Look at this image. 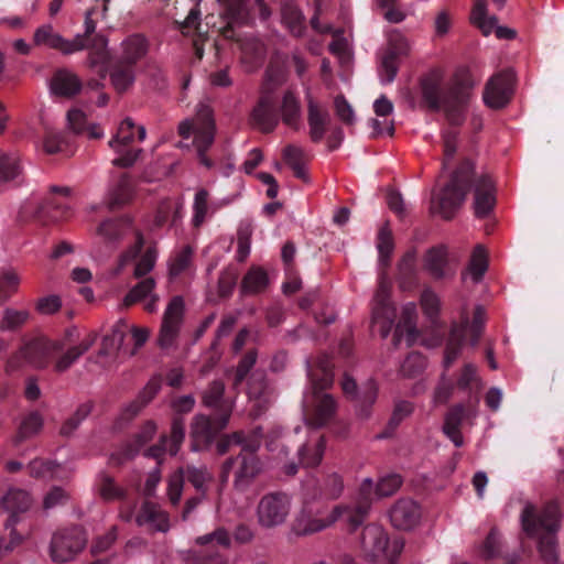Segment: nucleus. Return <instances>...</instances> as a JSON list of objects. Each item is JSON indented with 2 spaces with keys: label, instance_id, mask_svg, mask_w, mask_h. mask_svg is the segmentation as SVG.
Here are the masks:
<instances>
[{
  "label": "nucleus",
  "instance_id": "f257e3e1",
  "mask_svg": "<svg viewBox=\"0 0 564 564\" xmlns=\"http://www.w3.org/2000/svg\"><path fill=\"white\" fill-rule=\"evenodd\" d=\"M345 485L341 475L328 473L321 480L307 484L303 488L302 509L295 520L293 531L305 536L321 532L336 521L345 520L346 505L328 508V501L338 499Z\"/></svg>",
  "mask_w": 564,
  "mask_h": 564
},
{
  "label": "nucleus",
  "instance_id": "f03ea898",
  "mask_svg": "<svg viewBox=\"0 0 564 564\" xmlns=\"http://www.w3.org/2000/svg\"><path fill=\"white\" fill-rule=\"evenodd\" d=\"M474 165L471 161L464 160L453 172L451 180L433 202V210L444 219H452L463 205L467 193L474 184V208L478 218L490 215L496 206V187L492 178L484 174L474 180Z\"/></svg>",
  "mask_w": 564,
  "mask_h": 564
},
{
  "label": "nucleus",
  "instance_id": "7ed1b4c3",
  "mask_svg": "<svg viewBox=\"0 0 564 564\" xmlns=\"http://www.w3.org/2000/svg\"><path fill=\"white\" fill-rule=\"evenodd\" d=\"M423 102L432 111L443 110L447 122L456 128L464 123L467 106L475 87L468 67H458L446 84L438 70L423 76L420 82Z\"/></svg>",
  "mask_w": 564,
  "mask_h": 564
},
{
  "label": "nucleus",
  "instance_id": "20e7f679",
  "mask_svg": "<svg viewBox=\"0 0 564 564\" xmlns=\"http://www.w3.org/2000/svg\"><path fill=\"white\" fill-rule=\"evenodd\" d=\"M96 339L97 335L90 333L79 344L67 347L66 351L63 352L61 343H53L47 337H36L28 341L20 351L8 360L7 371L17 370L22 361H25L39 369L52 365L55 372L63 373L91 348Z\"/></svg>",
  "mask_w": 564,
  "mask_h": 564
},
{
  "label": "nucleus",
  "instance_id": "39448f33",
  "mask_svg": "<svg viewBox=\"0 0 564 564\" xmlns=\"http://www.w3.org/2000/svg\"><path fill=\"white\" fill-rule=\"evenodd\" d=\"M307 377L312 394L303 401L305 422L312 427H323L335 416L337 404L335 399L324 390L334 381L333 364L327 356L318 358L315 366L308 364Z\"/></svg>",
  "mask_w": 564,
  "mask_h": 564
},
{
  "label": "nucleus",
  "instance_id": "423d86ee",
  "mask_svg": "<svg viewBox=\"0 0 564 564\" xmlns=\"http://www.w3.org/2000/svg\"><path fill=\"white\" fill-rule=\"evenodd\" d=\"M521 525L529 536L541 533L538 547L545 564L558 562L557 543L554 536L560 527V509L555 502H547L541 510L527 503L521 512Z\"/></svg>",
  "mask_w": 564,
  "mask_h": 564
},
{
  "label": "nucleus",
  "instance_id": "0eeeda50",
  "mask_svg": "<svg viewBox=\"0 0 564 564\" xmlns=\"http://www.w3.org/2000/svg\"><path fill=\"white\" fill-rule=\"evenodd\" d=\"M259 440L247 442L237 454L228 457L221 465L220 484L228 482L229 476H234V488L246 491L262 473L263 464L258 456Z\"/></svg>",
  "mask_w": 564,
  "mask_h": 564
},
{
  "label": "nucleus",
  "instance_id": "6e6552de",
  "mask_svg": "<svg viewBox=\"0 0 564 564\" xmlns=\"http://www.w3.org/2000/svg\"><path fill=\"white\" fill-rule=\"evenodd\" d=\"M216 121L213 109L205 104L197 107L196 115L193 119H186L178 124V134L183 139L194 135L193 145L196 155L202 165L212 169L214 162L208 158L207 152L212 148L216 135Z\"/></svg>",
  "mask_w": 564,
  "mask_h": 564
},
{
  "label": "nucleus",
  "instance_id": "1a4fd4ad",
  "mask_svg": "<svg viewBox=\"0 0 564 564\" xmlns=\"http://www.w3.org/2000/svg\"><path fill=\"white\" fill-rule=\"evenodd\" d=\"M361 547L372 561H384L387 564H394L402 552L403 542L397 539L390 542L383 528L371 523L362 530Z\"/></svg>",
  "mask_w": 564,
  "mask_h": 564
},
{
  "label": "nucleus",
  "instance_id": "9d476101",
  "mask_svg": "<svg viewBox=\"0 0 564 564\" xmlns=\"http://www.w3.org/2000/svg\"><path fill=\"white\" fill-rule=\"evenodd\" d=\"M97 234L107 242L115 243L126 236L133 234L135 242L121 254V264L124 265L134 260L144 247V238L140 230L135 229L129 216L108 218L97 227Z\"/></svg>",
  "mask_w": 564,
  "mask_h": 564
},
{
  "label": "nucleus",
  "instance_id": "9b49d317",
  "mask_svg": "<svg viewBox=\"0 0 564 564\" xmlns=\"http://www.w3.org/2000/svg\"><path fill=\"white\" fill-rule=\"evenodd\" d=\"M292 496L283 490L264 494L257 506V520L263 529L282 525L291 511Z\"/></svg>",
  "mask_w": 564,
  "mask_h": 564
},
{
  "label": "nucleus",
  "instance_id": "f8f14e48",
  "mask_svg": "<svg viewBox=\"0 0 564 564\" xmlns=\"http://www.w3.org/2000/svg\"><path fill=\"white\" fill-rule=\"evenodd\" d=\"M185 480H187L198 494L205 495L208 485L213 481V475L206 466L196 467L194 465H187L176 469L170 476L167 482V498L172 507L178 506Z\"/></svg>",
  "mask_w": 564,
  "mask_h": 564
},
{
  "label": "nucleus",
  "instance_id": "ddd939ff",
  "mask_svg": "<svg viewBox=\"0 0 564 564\" xmlns=\"http://www.w3.org/2000/svg\"><path fill=\"white\" fill-rule=\"evenodd\" d=\"M86 543V532L79 525L57 530L50 544L51 558L56 563L68 562L84 550Z\"/></svg>",
  "mask_w": 564,
  "mask_h": 564
},
{
  "label": "nucleus",
  "instance_id": "4468645a",
  "mask_svg": "<svg viewBox=\"0 0 564 564\" xmlns=\"http://www.w3.org/2000/svg\"><path fill=\"white\" fill-rule=\"evenodd\" d=\"M229 419L230 410L226 406L221 409L220 414H215L213 419L203 414L196 415L191 430L192 448L194 451L207 449L219 432L227 426Z\"/></svg>",
  "mask_w": 564,
  "mask_h": 564
},
{
  "label": "nucleus",
  "instance_id": "2eb2a0df",
  "mask_svg": "<svg viewBox=\"0 0 564 564\" xmlns=\"http://www.w3.org/2000/svg\"><path fill=\"white\" fill-rule=\"evenodd\" d=\"M69 208L57 202L55 198L48 197L42 203L26 202L19 212V219L24 223H36L40 225H48L69 216Z\"/></svg>",
  "mask_w": 564,
  "mask_h": 564
},
{
  "label": "nucleus",
  "instance_id": "dca6fc26",
  "mask_svg": "<svg viewBox=\"0 0 564 564\" xmlns=\"http://www.w3.org/2000/svg\"><path fill=\"white\" fill-rule=\"evenodd\" d=\"M223 6L221 17L226 21L219 33L230 41H238L235 29L253 22L251 0H216Z\"/></svg>",
  "mask_w": 564,
  "mask_h": 564
},
{
  "label": "nucleus",
  "instance_id": "f3484780",
  "mask_svg": "<svg viewBox=\"0 0 564 564\" xmlns=\"http://www.w3.org/2000/svg\"><path fill=\"white\" fill-rule=\"evenodd\" d=\"M196 543L203 546V550L192 564H227V556L221 551L229 549L231 538L226 529L218 528L214 532L198 536Z\"/></svg>",
  "mask_w": 564,
  "mask_h": 564
},
{
  "label": "nucleus",
  "instance_id": "a211bd4d",
  "mask_svg": "<svg viewBox=\"0 0 564 564\" xmlns=\"http://www.w3.org/2000/svg\"><path fill=\"white\" fill-rule=\"evenodd\" d=\"M514 73L512 69H503L492 75L487 82L482 99L486 106L492 109L503 108L513 94Z\"/></svg>",
  "mask_w": 564,
  "mask_h": 564
},
{
  "label": "nucleus",
  "instance_id": "6ab92c4d",
  "mask_svg": "<svg viewBox=\"0 0 564 564\" xmlns=\"http://www.w3.org/2000/svg\"><path fill=\"white\" fill-rule=\"evenodd\" d=\"M410 52V44L404 35L398 31L390 33L388 47L380 63V77L383 83H392L399 69L400 59Z\"/></svg>",
  "mask_w": 564,
  "mask_h": 564
},
{
  "label": "nucleus",
  "instance_id": "aec40b11",
  "mask_svg": "<svg viewBox=\"0 0 564 564\" xmlns=\"http://www.w3.org/2000/svg\"><path fill=\"white\" fill-rule=\"evenodd\" d=\"M184 315V300L176 295L169 302L163 315V321L158 337V344L166 349L175 343Z\"/></svg>",
  "mask_w": 564,
  "mask_h": 564
},
{
  "label": "nucleus",
  "instance_id": "412c9836",
  "mask_svg": "<svg viewBox=\"0 0 564 564\" xmlns=\"http://www.w3.org/2000/svg\"><path fill=\"white\" fill-rule=\"evenodd\" d=\"M397 317V308L390 301L389 288L381 282L373 297L372 324L379 325L382 338L390 334Z\"/></svg>",
  "mask_w": 564,
  "mask_h": 564
},
{
  "label": "nucleus",
  "instance_id": "4be33fe9",
  "mask_svg": "<svg viewBox=\"0 0 564 564\" xmlns=\"http://www.w3.org/2000/svg\"><path fill=\"white\" fill-rule=\"evenodd\" d=\"M185 437V423L184 419L181 416H175L172 421L171 434L162 435L159 443L150 446L145 456L154 458L160 464L164 457L165 453H169L171 456H175Z\"/></svg>",
  "mask_w": 564,
  "mask_h": 564
},
{
  "label": "nucleus",
  "instance_id": "5701e85b",
  "mask_svg": "<svg viewBox=\"0 0 564 564\" xmlns=\"http://www.w3.org/2000/svg\"><path fill=\"white\" fill-rule=\"evenodd\" d=\"M33 40L36 45L47 46L48 48L56 50L64 55H70L84 50L82 36H75L73 40H67L56 33L50 24L40 26L35 31Z\"/></svg>",
  "mask_w": 564,
  "mask_h": 564
},
{
  "label": "nucleus",
  "instance_id": "b1692460",
  "mask_svg": "<svg viewBox=\"0 0 564 564\" xmlns=\"http://www.w3.org/2000/svg\"><path fill=\"white\" fill-rule=\"evenodd\" d=\"M138 527L145 528L149 532L166 533L171 528L170 514L159 503L144 500L135 516Z\"/></svg>",
  "mask_w": 564,
  "mask_h": 564
},
{
  "label": "nucleus",
  "instance_id": "393cba45",
  "mask_svg": "<svg viewBox=\"0 0 564 564\" xmlns=\"http://www.w3.org/2000/svg\"><path fill=\"white\" fill-rule=\"evenodd\" d=\"M372 491L373 482L367 478L360 485L357 501L352 505H346L344 522L347 523L349 531L357 530L367 519L372 502Z\"/></svg>",
  "mask_w": 564,
  "mask_h": 564
},
{
  "label": "nucleus",
  "instance_id": "a878e982",
  "mask_svg": "<svg viewBox=\"0 0 564 564\" xmlns=\"http://www.w3.org/2000/svg\"><path fill=\"white\" fill-rule=\"evenodd\" d=\"M477 402L478 399H476L475 402L469 401L467 404H455L448 410L445 416L443 431L456 447H460L464 444L463 435L460 433V424L464 420L476 415Z\"/></svg>",
  "mask_w": 564,
  "mask_h": 564
},
{
  "label": "nucleus",
  "instance_id": "bb28decb",
  "mask_svg": "<svg viewBox=\"0 0 564 564\" xmlns=\"http://www.w3.org/2000/svg\"><path fill=\"white\" fill-rule=\"evenodd\" d=\"M280 121V113L274 98L267 94L260 97L251 112V122L263 133L272 132Z\"/></svg>",
  "mask_w": 564,
  "mask_h": 564
},
{
  "label": "nucleus",
  "instance_id": "cd10ccee",
  "mask_svg": "<svg viewBox=\"0 0 564 564\" xmlns=\"http://www.w3.org/2000/svg\"><path fill=\"white\" fill-rule=\"evenodd\" d=\"M306 100L310 139L314 143H319L328 130L330 116L326 109L321 107V105L311 96L310 93L306 94Z\"/></svg>",
  "mask_w": 564,
  "mask_h": 564
},
{
  "label": "nucleus",
  "instance_id": "c85d7f7f",
  "mask_svg": "<svg viewBox=\"0 0 564 564\" xmlns=\"http://www.w3.org/2000/svg\"><path fill=\"white\" fill-rule=\"evenodd\" d=\"M389 516L393 527L401 530H409L419 522L421 508L414 500L402 498L392 506Z\"/></svg>",
  "mask_w": 564,
  "mask_h": 564
},
{
  "label": "nucleus",
  "instance_id": "c756f323",
  "mask_svg": "<svg viewBox=\"0 0 564 564\" xmlns=\"http://www.w3.org/2000/svg\"><path fill=\"white\" fill-rule=\"evenodd\" d=\"M424 269L435 280L453 276L455 270L449 262L447 248L445 246L430 248L424 256Z\"/></svg>",
  "mask_w": 564,
  "mask_h": 564
},
{
  "label": "nucleus",
  "instance_id": "7c9ffc66",
  "mask_svg": "<svg viewBox=\"0 0 564 564\" xmlns=\"http://www.w3.org/2000/svg\"><path fill=\"white\" fill-rule=\"evenodd\" d=\"M469 318L466 315L462 317L460 323H453L446 341L444 351V367L448 369L454 361L460 356L463 346L466 340Z\"/></svg>",
  "mask_w": 564,
  "mask_h": 564
},
{
  "label": "nucleus",
  "instance_id": "2f4dec72",
  "mask_svg": "<svg viewBox=\"0 0 564 564\" xmlns=\"http://www.w3.org/2000/svg\"><path fill=\"white\" fill-rule=\"evenodd\" d=\"M50 88L55 96L73 98L80 93L83 82L75 73L66 68H58L51 78Z\"/></svg>",
  "mask_w": 564,
  "mask_h": 564
},
{
  "label": "nucleus",
  "instance_id": "473e14b6",
  "mask_svg": "<svg viewBox=\"0 0 564 564\" xmlns=\"http://www.w3.org/2000/svg\"><path fill=\"white\" fill-rule=\"evenodd\" d=\"M112 87L118 94L126 93L135 82V67L129 63L112 57L106 64Z\"/></svg>",
  "mask_w": 564,
  "mask_h": 564
},
{
  "label": "nucleus",
  "instance_id": "72a5a7b5",
  "mask_svg": "<svg viewBox=\"0 0 564 564\" xmlns=\"http://www.w3.org/2000/svg\"><path fill=\"white\" fill-rule=\"evenodd\" d=\"M160 389L161 380L159 378L150 379L138 397L122 409L120 421H132L154 399Z\"/></svg>",
  "mask_w": 564,
  "mask_h": 564
},
{
  "label": "nucleus",
  "instance_id": "f704fd0d",
  "mask_svg": "<svg viewBox=\"0 0 564 564\" xmlns=\"http://www.w3.org/2000/svg\"><path fill=\"white\" fill-rule=\"evenodd\" d=\"M108 40L102 34H95L87 41V47L89 54L87 56V66L91 69H98L101 79L106 77L107 68L106 64L109 62L110 56L107 50Z\"/></svg>",
  "mask_w": 564,
  "mask_h": 564
},
{
  "label": "nucleus",
  "instance_id": "c9c22d12",
  "mask_svg": "<svg viewBox=\"0 0 564 564\" xmlns=\"http://www.w3.org/2000/svg\"><path fill=\"white\" fill-rule=\"evenodd\" d=\"M267 271L258 265H251L240 283V293L243 296L257 295L265 292L269 286Z\"/></svg>",
  "mask_w": 564,
  "mask_h": 564
},
{
  "label": "nucleus",
  "instance_id": "e433bc0d",
  "mask_svg": "<svg viewBox=\"0 0 564 564\" xmlns=\"http://www.w3.org/2000/svg\"><path fill=\"white\" fill-rule=\"evenodd\" d=\"M95 487L100 498L107 502L123 501L128 496L126 488L120 486L116 479L106 471H100L95 481Z\"/></svg>",
  "mask_w": 564,
  "mask_h": 564
},
{
  "label": "nucleus",
  "instance_id": "4c0bfd02",
  "mask_svg": "<svg viewBox=\"0 0 564 564\" xmlns=\"http://www.w3.org/2000/svg\"><path fill=\"white\" fill-rule=\"evenodd\" d=\"M279 113H281V119L284 124L294 130H299L302 107L294 91L289 89L283 94Z\"/></svg>",
  "mask_w": 564,
  "mask_h": 564
},
{
  "label": "nucleus",
  "instance_id": "58836bf2",
  "mask_svg": "<svg viewBox=\"0 0 564 564\" xmlns=\"http://www.w3.org/2000/svg\"><path fill=\"white\" fill-rule=\"evenodd\" d=\"M121 48V54L116 57L137 67L138 62L147 55L148 42L142 35L134 34L122 42Z\"/></svg>",
  "mask_w": 564,
  "mask_h": 564
},
{
  "label": "nucleus",
  "instance_id": "ea45409f",
  "mask_svg": "<svg viewBox=\"0 0 564 564\" xmlns=\"http://www.w3.org/2000/svg\"><path fill=\"white\" fill-rule=\"evenodd\" d=\"M325 437L318 435L315 440L310 438L297 452L299 462L303 467H316L321 464L325 452Z\"/></svg>",
  "mask_w": 564,
  "mask_h": 564
},
{
  "label": "nucleus",
  "instance_id": "a19ab883",
  "mask_svg": "<svg viewBox=\"0 0 564 564\" xmlns=\"http://www.w3.org/2000/svg\"><path fill=\"white\" fill-rule=\"evenodd\" d=\"M284 162L291 167L296 178L308 182L305 163L310 160L308 154L300 147L288 144L282 152Z\"/></svg>",
  "mask_w": 564,
  "mask_h": 564
},
{
  "label": "nucleus",
  "instance_id": "79ce46f5",
  "mask_svg": "<svg viewBox=\"0 0 564 564\" xmlns=\"http://www.w3.org/2000/svg\"><path fill=\"white\" fill-rule=\"evenodd\" d=\"M481 556L492 564H517L514 556L502 555L500 538L496 529H491L481 547Z\"/></svg>",
  "mask_w": 564,
  "mask_h": 564
},
{
  "label": "nucleus",
  "instance_id": "37998d69",
  "mask_svg": "<svg viewBox=\"0 0 564 564\" xmlns=\"http://www.w3.org/2000/svg\"><path fill=\"white\" fill-rule=\"evenodd\" d=\"M413 311L409 307L403 310V319L395 325L392 344L394 347H398L405 336L408 346H412L417 337L419 332L412 321Z\"/></svg>",
  "mask_w": 564,
  "mask_h": 564
},
{
  "label": "nucleus",
  "instance_id": "c03bdc74",
  "mask_svg": "<svg viewBox=\"0 0 564 564\" xmlns=\"http://www.w3.org/2000/svg\"><path fill=\"white\" fill-rule=\"evenodd\" d=\"M400 285L411 290L417 284L416 260L413 251H408L398 265Z\"/></svg>",
  "mask_w": 564,
  "mask_h": 564
},
{
  "label": "nucleus",
  "instance_id": "a18cd8bd",
  "mask_svg": "<svg viewBox=\"0 0 564 564\" xmlns=\"http://www.w3.org/2000/svg\"><path fill=\"white\" fill-rule=\"evenodd\" d=\"M378 395V387L372 381L369 380L361 388V390L356 395V408L357 413L361 419H368L371 414L372 405L375 404Z\"/></svg>",
  "mask_w": 564,
  "mask_h": 564
},
{
  "label": "nucleus",
  "instance_id": "49530a36",
  "mask_svg": "<svg viewBox=\"0 0 564 564\" xmlns=\"http://www.w3.org/2000/svg\"><path fill=\"white\" fill-rule=\"evenodd\" d=\"M132 197V185L129 176L123 174L116 187L110 192L107 199V206L110 210H113L124 204H127Z\"/></svg>",
  "mask_w": 564,
  "mask_h": 564
},
{
  "label": "nucleus",
  "instance_id": "de8ad7c7",
  "mask_svg": "<svg viewBox=\"0 0 564 564\" xmlns=\"http://www.w3.org/2000/svg\"><path fill=\"white\" fill-rule=\"evenodd\" d=\"M268 388V382L262 373H253L248 381V395L250 399L256 401V405L259 408V411H264L267 409Z\"/></svg>",
  "mask_w": 564,
  "mask_h": 564
},
{
  "label": "nucleus",
  "instance_id": "09e8293b",
  "mask_svg": "<svg viewBox=\"0 0 564 564\" xmlns=\"http://www.w3.org/2000/svg\"><path fill=\"white\" fill-rule=\"evenodd\" d=\"M43 426V417L36 412L32 411L28 413L21 421L17 435L14 437V443L18 444L29 437L37 434Z\"/></svg>",
  "mask_w": 564,
  "mask_h": 564
},
{
  "label": "nucleus",
  "instance_id": "8fccbe9b",
  "mask_svg": "<svg viewBox=\"0 0 564 564\" xmlns=\"http://www.w3.org/2000/svg\"><path fill=\"white\" fill-rule=\"evenodd\" d=\"M470 19L471 22L481 30L484 35L490 34L497 23L496 17H488L487 3L485 0H477L475 2Z\"/></svg>",
  "mask_w": 564,
  "mask_h": 564
},
{
  "label": "nucleus",
  "instance_id": "3c124183",
  "mask_svg": "<svg viewBox=\"0 0 564 564\" xmlns=\"http://www.w3.org/2000/svg\"><path fill=\"white\" fill-rule=\"evenodd\" d=\"M21 171L20 159L17 154L0 151V184L15 180Z\"/></svg>",
  "mask_w": 564,
  "mask_h": 564
},
{
  "label": "nucleus",
  "instance_id": "603ef678",
  "mask_svg": "<svg viewBox=\"0 0 564 564\" xmlns=\"http://www.w3.org/2000/svg\"><path fill=\"white\" fill-rule=\"evenodd\" d=\"M413 412V404L409 401L401 400L394 404L392 415L379 437L387 438L392 436L401 422Z\"/></svg>",
  "mask_w": 564,
  "mask_h": 564
},
{
  "label": "nucleus",
  "instance_id": "864d4df0",
  "mask_svg": "<svg viewBox=\"0 0 564 564\" xmlns=\"http://www.w3.org/2000/svg\"><path fill=\"white\" fill-rule=\"evenodd\" d=\"M225 386L220 381H213L204 392L203 402L206 406L216 409V414L221 413L223 408L231 411L230 405L224 400Z\"/></svg>",
  "mask_w": 564,
  "mask_h": 564
},
{
  "label": "nucleus",
  "instance_id": "5fc2aeb1",
  "mask_svg": "<svg viewBox=\"0 0 564 564\" xmlns=\"http://www.w3.org/2000/svg\"><path fill=\"white\" fill-rule=\"evenodd\" d=\"M282 20L294 36L303 35L305 18L299 8L292 4H285L282 8Z\"/></svg>",
  "mask_w": 564,
  "mask_h": 564
},
{
  "label": "nucleus",
  "instance_id": "6e6d98bb",
  "mask_svg": "<svg viewBox=\"0 0 564 564\" xmlns=\"http://www.w3.org/2000/svg\"><path fill=\"white\" fill-rule=\"evenodd\" d=\"M155 284V280L151 276L142 279L127 293L123 299V304L126 306H131L145 300L153 293Z\"/></svg>",
  "mask_w": 564,
  "mask_h": 564
},
{
  "label": "nucleus",
  "instance_id": "4d7b16f0",
  "mask_svg": "<svg viewBox=\"0 0 564 564\" xmlns=\"http://www.w3.org/2000/svg\"><path fill=\"white\" fill-rule=\"evenodd\" d=\"M193 249L185 246L180 252L175 254L169 267V274L171 279H176L181 274L186 273L192 268Z\"/></svg>",
  "mask_w": 564,
  "mask_h": 564
},
{
  "label": "nucleus",
  "instance_id": "13d9d810",
  "mask_svg": "<svg viewBox=\"0 0 564 564\" xmlns=\"http://www.w3.org/2000/svg\"><path fill=\"white\" fill-rule=\"evenodd\" d=\"M158 259V251L154 246H149L144 253L139 256L133 260L135 262L133 276L137 279L144 278L155 265Z\"/></svg>",
  "mask_w": 564,
  "mask_h": 564
},
{
  "label": "nucleus",
  "instance_id": "bf43d9fd",
  "mask_svg": "<svg viewBox=\"0 0 564 564\" xmlns=\"http://www.w3.org/2000/svg\"><path fill=\"white\" fill-rule=\"evenodd\" d=\"M68 147L66 133L48 130L43 139V150L46 154H57L65 152Z\"/></svg>",
  "mask_w": 564,
  "mask_h": 564
},
{
  "label": "nucleus",
  "instance_id": "052dcab7",
  "mask_svg": "<svg viewBox=\"0 0 564 564\" xmlns=\"http://www.w3.org/2000/svg\"><path fill=\"white\" fill-rule=\"evenodd\" d=\"M29 317L30 314L26 310L6 308L0 328L2 330H17L28 322Z\"/></svg>",
  "mask_w": 564,
  "mask_h": 564
},
{
  "label": "nucleus",
  "instance_id": "680f3d73",
  "mask_svg": "<svg viewBox=\"0 0 564 564\" xmlns=\"http://www.w3.org/2000/svg\"><path fill=\"white\" fill-rule=\"evenodd\" d=\"M135 124L130 118L121 121L116 135L109 141V147H129L134 140Z\"/></svg>",
  "mask_w": 564,
  "mask_h": 564
},
{
  "label": "nucleus",
  "instance_id": "e2e57ef3",
  "mask_svg": "<svg viewBox=\"0 0 564 564\" xmlns=\"http://www.w3.org/2000/svg\"><path fill=\"white\" fill-rule=\"evenodd\" d=\"M426 367V358L417 351L410 352L401 365V373L413 378L420 375Z\"/></svg>",
  "mask_w": 564,
  "mask_h": 564
},
{
  "label": "nucleus",
  "instance_id": "0e129e2a",
  "mask_svg": "<svg viewBox=\"0 0 564 564\" xmlns=\"http://www.w3.org/2000/svg\"><path fill=\"white\" fill-rule=\"evenodd\" d=\"M488 262L485 249L481 246H477L471 254L468 270L475 282H479L485 272L487 271Z\"/></svg>",
  "mask_w": 564,
  "mask_h": 564
},
{
  "label": "nucleus",
  "instance_id": "69168bd1",
  "mask_svg": "<svg viewBox=\"0 0 564 564\" xmlns=\"http://www.w3.org/2000/svg\"><path fill=\"white\" fill-rule=\"evenodd\" d=\"M377 248L379 251L381 263L383 265H388L390 262L391 253L394 248L392 232L388 228V226H383L382 228H380L378 232Z\"/></svg>",
  "mask_w": 564,
  "mask_h": 564
},
{
  "label": "nucleus",
  "instance_id": "338daca9",
  "mask_svg": "<svg viewBox=\"0 0 564 564\" xmlns=\"http://www.w3.org/2000/svg\"><path fill=\"white\" fill-rule=\"evenodd\" d=\"M257 361V352L249 350L239 361L234 373L232 384L238 388L247 378L249 371L252 369Z\"/></svg>",
  "mask_w": 564,
  "mask_h": 564
},
{
  "label": "nucleus",
  "instance_id": "774afa93",
  "mask_svg": "<svg viewBox=\"0 0 564 564\" xmlns=\"http://www.w3.org/2000/svg\"><path fill=\"white\" fill-rule=\"evenodd\" d=\"M208 197L209 194L205 188H200L196 192L195 198H194V216H193V224L195 227L200 226L207 215L208 212Z\"/></svg>",
  "mask_w": 564,
  "mask_h": 564
}]
</instances>
